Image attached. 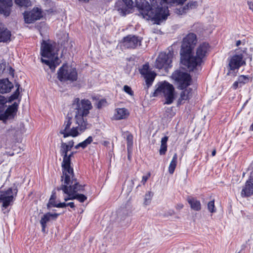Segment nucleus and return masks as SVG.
<instances>
[{"label": "nucleus", "mask_w": 253, "mask_h": 253, "mask_svg": "<svg viewBox=\"0 0 253 253\" xmlns=\"http://www.w3.org/2000/svg\"><path fill=\"white\" fill-rule=\"evenodd\" d=\"M92 108L90 101L87 99L80 100L79 98L74 99L71 110L75 113L74 124L71 126L72 119L71 117L66 118L59 132L63 138L77 137L90 127V125L87 123L85 117Z\"/></svg>", "instance_id": "f257e3e1"}, {"label": "nucleus", "mask_w": 253, "mask_h": 253, "mask_svg": "<svg viewBox=\"0 0 253 253\" xmlns=\"http://www.w3.org/2000/svg\"><path fill=\"white\" fill-rule=\"evenodd\" d=\"M135 0L141 15L146 20H153L159 24L169 15V10L166 6L168 0H149L151 7L146 0Z\"/></svg>", "instance_id": "f03ea898"}, {"label": "nucleus", "mask_w": 253, "mask_h": 253, "mask_svg": "<svg viewBox=\"0 0 253 253\" xmlns=\"http://www.w3.org/2000/svg\"><path fill=\"white\" fill-rule=\"evenodd\" d=\"M62 181L61 185L57 188V190H62L64 194L68 195V197L64 198L65 201L77 199L80 202L83 203L87 199L85 195L78 194V192H83L84 190V186L79 184L74 176L68 179H62Z\"/></svg>", "instance_id": "7ed1b4c3"}, {"label": "nucleus", "mask_w": 253, "mask_h": 253, "mask_svg": "<svg viewBox=\"0 0 253 253\" xmlns=\"http://www.w3.org/2000/svg\"><path fill=\"white\" fill-rule=\"evenodd\" d=\"M209 49V45L208 43H201L196 49L195 55L192 52L188 55L187 63L181 62V64L187 67L189 70H193L197 66H200L204 61L208 54Z\"/></svg>", "instance_id": "20e7f679"}, {"label": "nucleus", "mask_w": 253, "mask_h": 253, "mask_svg": "<svg viewBox=\"0 0 253 253\" xmlns=\"http://www.w3.org/2000/svg\"><path fill=\"white\" fill-rule=\"evenodd\" d=\"M54 43L51 42L43 41L41 47V61L48 66L52 71L59 64L58 59L54 53Z\"/></svg>", "instance_id": "39448f33"}, {"label": "nucleus", "mask_w": 253, "mask_h": 253, "mask_svg": "<svg viewBox=\"0 0 253 253\" xmlns=\"http://www.w3.org/2000/svg\"><path fill=\"white\" fill-rule=\"evenodd\" d=\"M156 89L153 96H161L166 99L165 104H171L174 99V88L173 85L167 82H161L155 86Z\"/></svg>", "instance_id": "423d86ee"}, {"label": "nucleus", "mask_w": 253, "mask_h": 253, "mask_svg": "<svg viewBox=\"0 0 253 253\" xmlns=\"http://www.w3.org/2000/svg\"><path fill=\"white\" fill-rule=\"evenodd\" d=\"M197 43V36L194 33H189L183 38L180 51L181 62L187 63L188 55L192 53Z\"/></svg>", "instance_id": "0eeeda50"}, {"label": "nucleus", "mask_w": 253, "mask_h": 253, "mask_svg": "<svg viewBox=\"0 0 253 253\" xmlns=\"http://www.w3.org/2000/svg\"><path fill=\"white\" fill-rule=\"evenodd\" d=\"M58 79L61 82L69 81H76L78 79V74L76 68L67 65H63L58 70Z\"/></svg>", "instance_id": "6e6552de"}, {"label": "nucleus", "mask_w": 253, "mask_h": 253, "mask_svg": "<svg viewBox=\"0 0 253 253\" xmlns=\"http://www.w3.org/2000/svg\"><path fill=\"white\" fill-rule=\"evenodd\" d=\"M173 58L172 51H169L167 53L161 52L156 60L155 67L159 69H164L167 70L171 68Z\"/></svg>", "instance_id": "1a4fd4ad"}, {"label": "nucleus", "mask_w": 253, "mask_h": 253, "mask_svg": "<svg viewBox=\"0 0 253 253\" xmlns=\"http://www.w3.org/2000/svg\"><path fill=\"white\" fill-rule=\"evenodd\" d=\"M228 65L227 68L229 70L227 75L233 74L235 76L234 71L238 70L239 68L246 64L245 61L243 59V55L241 53H236L228 59Z\"/></svg>", "instance_id": "9d476101"}, {"label": "nucleus", "mask_w": 253, "mask_h": 253, "mask_svg": "<svg viewBox=\"0 0 253 253\" xmlns=\"http://www.w3.org/2000/svg\"><path fill=\"white\" fill-rule=\"evenodd\" d=\"M171 78L177 82L178 88L181 89H183L190 85L191 77L187 73L176 71L171 75Z\"/></svg>", "instance_id": "9b49d317"}, {"label": "nucleus", "mask_w": 253, "mask_h": 253, "mask_svg": "<svg viewBox=\"0 0 253 253\" xmlns=\"http://www.w3.org/2000/svg\"><path fill=\"white\" fill-rule=\"evenodd\" d=\"M17 190L14 189L13 190L11 188H8L7 190L0 192V203H2V210L6 209L13 200L14 193L16 195Z\"/></svg>", "instance_id": "f8f14e48"}, {"label": "nucleus", "mask_w": 253, "mask_h": 253, "mask_svg": "<svg viewBox=\"0 0 253 253\" xmlns=\"http://www.w3.org/2000/svg\"><path fill=\"white\" fill-rule=\"evenodd\" d=\"M133 4L132 0H119L116 2L115 7L120 15L125 16L130 12Z\"/></svg>", "instance_id": "ddd939ff"}, {"label": "nucleus", "mask_w": 253, "mask_h": 253, "mask_svg": "<svg viewBox=\"0 0 253 253\" xmlns=\"http://www.w3.org/2000/svg\"><path fill=\"white\" fill-rule=\"evenodd\" d=\"M139 71L141 75L144 78L146 84L149 87L152 84L156 76V74L154 71L150 70L148 63L143 65Z\"/></svg>", "instance_id": "4468645a"}, {"label": "nucleus", "mask_w": 253, "mask_h": 253, "mask_svg": "<svg viewBox=\"0 0 253 253\" xmlns=\"http://www.w3.org/2000/svg\"><path fill=\"white\" fill-rule=\"evenodd\" d=\"M141 38L134 35H128L123 39L122 46L124 48L134 49L141 45Z\"/></svg>", "instance_id": "2eb2a0df"}, {"label": "nucleus", "mask_w": 253, "mask_h": 253, "mask_svg": "<svg viewBox=\"0 0 253 253\" xmlns=\"http://www.w3.org/2000/svg\"><path fill=\"white\" fill-rule=\"evenodd\" d=\"M75 152H72L70 154H67V157L69 158V162L68 163H64V159L62 163V169L63 175L61 176L62 179L73 178L74 176L73 169L71 167V158L72 157Z\"/></svg>", "instance_id": "dca6fc26"}, {"label": "nucleus", "mask_w": 253, "mask_h": 253, "mask_svg": "<svg viewBox=\"0 0 253 253\" xmlns=\"http://www.w3.org/2000/svg\"><path fill=\"white\" fill-rule=\"evenodd\" d=\"M18 107V103L14 102L11 106H9L6 110L0 113V120L5 122L7 120L14 118L16 115Z\"/></svg>", "instance_id": "f3484780"}, {"label": "nucleus", "mask_w": 253, "mask_h": 253, "mask_svg": "<svg viewBox=\"0 0 253 253\" xmlns=\"http://www.w3.org/2000/svg\"><path fill=\"white\" fill-rule=\"evenodd\" d=\"M42 16V11L37 7L34 8L31 11L26 12L24 14L25 21L27 23H32L40 19Z\"/></svg>", "instance_id": "a211bd4d"}, {"label": "nucleus", "mask_w": 253, "mask_h": 253, "mask_svg": "<svg viewBox=\"0 0 253 253\" xmlns=\"http://www.w3.org/2000/svg\"><path fill=\"white\" fill-rule=\"evenodd\" d=\"M253 194V172L251 173L249 179L243 187L241 192L242 197H248Z\"/></svg>", "instance_id": "6ab92c4d"}, {"label": "nucleus", "mask_w": 253, "mask_h": 253, "mask_svg": "<svg viewBox=\"0 0 253 253\" xmlns=\"http://www.w3.org/2000/svg\"><path fill=\"white\" fill-rule=\"evenodd\" d=\"M74 142L73 140H71L67 143L64 142L62 141L61 143V146L60 149V153L61 155L63 157L64 163H68L69 162V158L67 157L68 151H70L74 146Z\"/></svg>", "instance_id": "aec40b11"}, {"label": "nucleus", "mask_w": 253, "mask_h": 253, "mask_svg": "<svg viewBox=\"0 0 253 253\" xmlns=\"http://www.w3.org/2000/svg\"><path fill=\"white\" fill-rule=\"evenodd\" d=\"M12 4V0H0V13L5 16H9Z\"/></svg>", "instance_id": "412c9836"}, {"label": "nucleus", "mask_w": 253, "mask_h": 253, "mask_svg": "<svg viewBox=\"0 0 253 253\" xmlns=\"http://www.w3.org/2000/svg\"><path fill=\"white\" fill-rule=\"evenodd\" d=\"M11 32L0 21V42H7L10 41Z\"/></svg>", "instance_id": "4be33fe9"}, {"label": "nucleus", "mask_w": 253, "mask_h": 253, "mask_svg": "<svg viewBox=\"0 0 253 253\" xmlns=\"http://www.w3.org/2000/svg\"><path fill=\"white\" fill-rule=\"evenodd\" d=\"M13 87V84L8 79H0V93L4 94L10 92Z\"/></svg>", "instance_id": "5701e85b"}, {"label": "nucleus", "mask_w": 253, "mask_h": 253, "mask_svg": "<svg viewBox=\"0 0 253 253\" xmlns=\"http://www.w3.org/2000/svg\"><path fill=\"white\" fill-rule=\"evenodd\" d=\"M251 81L249 76L241 75L238 77L237 80L232 85L234 89L241 87L244 84L248 83Z\"/></svg>", "instance_id": "b1692460"}, {"label": "nucleus", "mask_w": 253, "mask_h": 253, "mask_svg": "<svg viewBox=\"0 0 253 253\" xmlns=\"http://www.w3.org/2000/svg\"><path fill=\"white\" fill-rule=\"evenodd\" d=\"M129 116V112L125 108H117L115 109L113 116V118L116 120L125 119Z\"/></svg>", "instance_id": "393cba45"}, {"label": "nucleus", "mask_w": 253, "mask_h": 253, "mask_svg": "<svg viewBox=\"0 0 253 253\" xmlns=\"http://www.w3.org/2000/svg\"><path fill=\"white\" fill-rule=\"evenodd\" d=\"M187 201L192 210L198 211L201 210L202 205L201 202L196 198L189 196L187 198Z\"/></svg>", "instance_id": "a878e982"}, {"label": "nucleus", "mask_w": 253, "mask_h": 253, "mask_svg": "<svg viewBox=\"0 0 253 253\" xmlns=\"http://www.w3.org/2000/svg\"><path fill=\"white\" fill-rule=\"evenodd\" d=\"M197 6V2L196 1H191L188 3L185 6L183 7H180L179 9H176L175 12L179 15H182L183 13L186 12V10L190 9L195 8Z\"/></svg>", "instance_id": "bb28decb"}, {"label": "nucleus", "mask_w": 253, "mask_h": 253, "mask_svg": "<svg viewBox=\"0 0 253 253\" xmlns=\"http://www.w3.org/2000/svg\"><path fill=\"white\" fill-rule=\"evenodd\" d=\"M59 213H51L50 212H47L44 214L43 217H42L40 220L41 224H46V223L49 221L50 220H55L59 216Z\"/></svg>", "instance_id": "cd10ccee"}, {"label": "nucleus", "mask_w": 253, "mask_h": 253, "mask_svg": "<svg viewBox=\"0 0 253 253\" xmlns=\"http://www.w3.org/2000/svg\"><path fill=\"white\" fill-rule=\"evenodd\" d=\"M191 95V89H187L183 90L180 93V96L178 99V104H183L185 101L189 99Z\"/></svg>", "instance_id": "c85d7f7f"}, {"label": "nucleus", "mask_w": 253, "mask_h": 253, "mask_svg": "<svg viewBox=\"0 0 253 253\" xmlns=\"http://www.w3.org/2000/svg\"><path fill=\"white\" fill-rule=\"evenodd\" d=\"M168 136H164L161 139V147L159 153L161 155H165L167 151V141L168 140Z\"/></svg>", "instance_id": "c756f323"}, {"label": "nucleus", "mask_w": 253, "mask_h": 253, "mask_svg": "<svg viewBox=\"0 0 253 253\" xmlns=\"http://www.w3.org/2000/svg\"><path fill=\"white\" fill-rule=\"evenodd\" d=\"M177 155L176 153H175L169 167V172L171 174H173L174 171L176 166L177 165Z\"/></svg>", "instance_id": "7c9ffc66"}, {"label": "nucleus", "mask_w": 253, "mask_h": 253, "mask_svg": "<svg viewBox=\"0 0 253 253\" xmlns=\"http://www.w3.org/2000/svg\"><path fill=\"white\" fill-rule=\"evenodd\" d=\"M126 140H127V150L129 152V150L131 149L132 145H133V136L128 132H126Z\"/></svg>", "instance_id": "2f4dec72"}, {"label": "nucleus", "mask_w": 253, "mask_h": 253, "mask_svg": "<svg viewBox=\"0 0 253 253\" xmlns=\"http://www.w3.org/2000/svg\"><path fill=\"white\" fill-rule=\"evenodd\" d=\"M153 196V194L151 191H148L145 194L143 203L145 206H146L150 204Z\"/></svg>", "instance_id": "473e14b6"}, {"label": "nucleus", "mask_w": 253, "mask_h": 253, "mask_svg": "<svg viewBox=\"0 0 253 253\" xmlns=\"http://www.w3.org/2000/svg\"><path fill=\"white\" fill-rule=\"evenodd\" d=\"M19 84H16V87H17L16 91L10 96L8 98V102H11L14 100H15L18 98V96L19 95Z\"/></svg>", "instance_id": "72a5a7b5"}, {"label": "nucleus", "mask_w": 253, "mask_h": 253, "mask_svg": "<svg viewBox=\"0 0 253 253\" xmlns=\"http://www.w3.org/2000/svg\"><path fill=\"white\" fill-rule=\"evenodd\" d=\"M15 2L20 6L28 7L30 4V0H15Z\"/></svg>", "instance_id": "f704fd0d"}, {"label": "nucleus", "mask_w": 253, "mask_h": 253, "mask_svg": "<svg viewBox=\"0 0 253 253\" xmlns=\"http://www.w3.org/2000/svg\"><path fill=\"white\" fill-rule=\"evenodd\" d=\"M55 199L56 196L55 194H52L47 204V208L48 209L51 207H56V206H57V204L56 203Z\"/></svg>", "instance_id": "c9c22d12"}, {"label": "nucleus", "mask_w": 253, "mask_h": 253, "mask_svg": "<svg viewBox=\"0 0 253 253\" xmlns=\"http://www.w3.org/2000/svg\"><path fill=\"white\" fill-rule=\"evenodd\" d=\"M92 140L93 138L92 136H90L88 137L85 140L80 143L81 147L83 149L85 148L88 145L91 143Z\"/></svg>", "instance_id": "e433bc0d"}, {"label": "nucleus", "mask_w": 253, "mask_h": 253, "mask_svg": "<svg viewBox=\"0 0 253 253\" xmlns=\"http://www.w3.org/2000/svg\"><path fill=\"white\" fill-rule=\"evenodd\" d=\"M208 209L209 211L211 213H214L216 212V208L214 206V201H210L208 203Z\"/></svg>", "instance_id": "4c0bfd02"}, {"label": "nucleus", "mask_w": 253, "mask_h": 253, "mask_svg": "<svg viewBox=\"0 0 253 253\" xmlns=\"http://www.w3.org/2000/svg\"><path fill=\"white\" fill-rule=\"evenodd\" d=\"M186 0H168V2H167L166 6L168 8V4L169 3L172 2L173 3H176L178 4H183ZM169 10V9H168Z\"/></svg>", "instance_id": "58836bf2"}, {"label": "nucleus", "mask_w": 253, "mask_h": 253, "mask_svg": "<svg viewBox=\"0 0 253 253\" xmlns=\"http://www.w3.org/2000/svg\"><path fill=\"white\" fill-rule=\"evenodd\" d=\"M120 213L125 214L126 216H128L131 213V210L129 207L128 209H122L120 211Z\"/></svg>", "instance_id": "ea45409f"}, {"label": "nucleus", "mask_w": 253, "mask_h": 253, "mask_svg": "<svg viewBox=\"0 0 253 253\" xmlns=\"http://www.w3.org/2000/svg\"><path fill=\"white\" fill-rule=\"evenodd\" d=\"M124 91H125L126 93H127V94H128L130 95H133V91L131 90V88H130V87H129V86H128L127 85H125L124 86Z\"/></svg>", "instance_id": "a19ab883"}, {"label": "nucleus", "mask_w": 253, "mask_h": 253, "mask_svg": "<svg viewBox=\"0 0 253 253\" xmlns=\"http://www.w3.org/2000/svg\"><path fill=\"white\" fill-rule=\"evenodd\" d=\"M106 104V101L105 99H101L98 101L97 106L98 108H100L102 106H104Z\"/></svg>", "instance_id": "79ce46f5"}, {"label": "nucleus", "mask_w": 253, "mask_h": 253, "mask_svg": "<svg viewBox=\"0 0 253 253\" xmlns=\"http://www.w3.org/2000/svg\"><path fill=\"white\" fill-rule=\"evenodd\" d=\"M7 102V100L6 98L0 95V107H2Z\"/></svg>", "instance_id": "37998d69"}, {"label": "nucleus", "mask_w": 253, "mask_h": 253, "mask_svg": "<svg viewBox=\"0 0 253 253\" xmlns=\"http://www.w3.org/2000/svg\"><path fill=\"white\" fill-rule=\"evenodd\" d=\"M150 176V173H148L146 175L143 176L141 183L143 185H144Z\"/></svg>", "instance_id": "c03bdc74"}, {"label": "nucleus", "mask_w": 253, "mask_h": 253, "mask_svg": "<svg viewBox=\"0 0 253 253\" xmlns=\"http://www.w3.org/2000/svg\"><path fill=\"white\" fill-rule=\"evenodd\" d=\"M67 207V203H60L57 204L56 206V208H63Z\"/></svg>", "instance_id": "a18cd8bd"}, {"label": "nucleus", "mask_w": 253, "mask_h": 253, "mask_svg": "<svg viewBox=\"0 0 253 253\" xmlns=\"http://www.w3.org/2000/svg\"><path fill=\"white\" fill-rule=\"evenodd\" d=\"M184 206L183 205V204L182 203H178L176 206H175V209L178 210V211H180V210H181L183 208Z\"/></svg>", "instance_id": "49530a36"}, {"label": "nucleus", "mask_w": 253, "mask_h": 253, "mask_svg": "<svg viewBox=\"0 0 253 253\" xmlns=\"http://www.w3.org/2000/svg\"><path fill=\"white\" fill-rule=\"evenodd\" d=\"M67 206H70L71 208H74L75 207V205L73 202H70L67 203Z\"/></svg>", "instance_id": "de8ad7c7"}, {"label": "nucleus", "mask_w": 253, "mask_h": 253, "mask_svg": "<svg viewBox=\"0 0 253 253\" xmlns=\"http://www.w3.org/2000/svg\"><path fill=\"white\" fill-rule=\"evenodd\" d=\"M4 69V65L0 63V75L3 72Z\"/></svg>", "instance_id": "09e8293b"}, {"label": "nucleus", "mask_w": 253, "mask_h": 253, "mask_svg": "<svg viewBox=\"0 0 253 253\" xmlns=\"http://www.w3.org/2000/svg\"><path fill=\"white\" fill-rule=\"evenodd\" d=\"M248 5L249 8L252 10L253 12V2H248Z\"/></svg>", "instance_id": "8fccbe9b"}, {"label": "nucleus", "mask_w": 253, "mask_h": 253, "mask_svg": "<svg viewBox=\"0 0 253 253\" xmlns=\"http://www.w3.org/2000/svg\"><path fill=\"white\" fill-rule=\"evenodd\" d=\"M241 44V41L240 40H238L236 42V44L237 46H239Z\"/></svg>", "instance_id": "3c124183"}, {"label": "nucleus", "mask_w": 253, "mask_h": 253, "mask_svg": "<svg viewBox=\"0 0 253 253\" xmlns=\"http://www.w3.org/2000/svg\"><path fill=\"white\" fill-rule=\"evenodd\" d=\"M41 225H42V231L43 232H44L46 225V224H44V226H43V224H41Z\"/></svg>", "instance_id": "603ef678"}, {"label": "nucleus", "mask_w": 253, "mask_h": 253, "mask_svg": "<svg viewBox=\"0 0 253 253\" xmlns=\"http://www.w3.org/2000/svg\"><path fill=\"white\" fill-rule=\"evenodd\" d=\"M80 143L78 144L77 145H76L75 146V148L76 149H79L80 147H81V146H80Z\"/></svg>", "instance_id": "864d4df0"}, {"label": "nucleus", "mask_w": 253, "mask_h": 253, "mask_svg": "<svg viewBox=\"0 0 253 253\" xmlns=\"http://www.w3.org/2000/svg\"><path fill=\"white\" fill-rule=\"evenodd\" d=\"M215 154H216V150H215V149H214L211 153V155H212V156H214L215 155Z\"/></svg>", "instance_id": "5fc2aeb1"}, {"label": "nucleus", "mask_w": 253, "mask_h": 253, "mask_svg": "<svg viewBox=\"0 0 253 253\" xmlns=\"http://www.w3.org/2000/svg\"><path fill=\"white\" fill-rule=\"evenodd\" d=\"M250 130L253 131V123L250 126Z\"/></svg>", "instance_id": "6e6d98bb"}, {"label": "nucleus", "mask_w": 253, "mask_h": 253, "mask_svg": "<svg viewBox=\"0 0 253 253\" xmlns=\"http://www.w3.org/2000/svg\"><path fill=\"white\" fill-rule=\"evenodd\" d=\"M6 154H7V155H9V156H13L14 153H7V152H6Z\"/></svg>", "instance_id": "4d7b16f0"}]
</instances>
